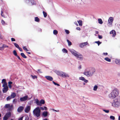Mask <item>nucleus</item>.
<instances>
[{
    "label": "nucleus",
    "mask_w": 120,
    "mask_h": 120,
    "mask_svg": "<svg viewBox=\"0 0 120 120\" xmlns=\"http://www.w3.org/2000/svg\"><path fill=\"white\" fill-rule=\"evenodd\" d=\"M96 71L94 68L90 67L89 68V70H86L83 73L87 77H91L93 76Z\"/></svg>",
    "instance_id": "nucleus-1"
},
{
    "label": "nucleus",
    "mask_w": 120,
    "mask_h": 120,
    "mask_svg": "<svg viewBox=\"0 0 120 120\" xmlns=\"http://www.w3.org/2000/svg\"><path fill=\"white\" fill-rule=\"evenodd\" d=\"M69 50L72 54L76 57L79 60H82L83 57L82 55L74 49H71Z\"/></svg>",
    "instance_id": "nucleus-2"
},
{
    "label": "nucleus",
    "mask_w": 120,
    "mask_h": 120,
    "mask_svg": "<svg viewBox=\"0 0 120 120\" xmlns=\"http://www.w3.org/2000/svg\"><path fill=\"white\" fill-rule=\"evenodd\" d=\"M119 91L116 88L113 90L111 93L109 94V96L111 98L113 99L116 97L118 94Z\"/></svg>",
    "instance_id": "nucleus-3"
},
{
    "label": "nucleus",
    "mask_w": 120,
    "mask_h": 120,
    "mask_svg": "<svg viewBox=\"0 0 120 120\" xmlns=\"http://www.w3.org/2000/svg\"><path fill=\"white\" fill-rule=\"evenodd\" d=\"M33 113L35 116L37 117H39L40 115L41 110L38 107L36 108L33 111Z\"/></svg>",
    "instance_id": "nucleus-4"
},
{
    "label": "nucleus",
    "mask_w": 120,
    "mask_h": 120,
    "mask_svg": "<svg viewBox=\"0 0 120 120\" xmlns=\"http://www.w3.org/2000/svg\"><path fill=\"white\" fill-rule=\"evenodd\" d=\"M120 104V98H118L115 99L114 102L112 103V105L114 107H117Z\"/></svg>",
    "instance_id": "nucleus-5"
},
{
    "label": "nucleus",
    "mask_w": 120,
    "mask_h": 120,
    "mask_svg": "<svg viewBox=\"0 0 120 120\" xmlns=\"http://www.w3.org/2000/svg\"><path fill=\"white\" fill-rule=\"evenodd\" d=\"M35 103L37 105L41 106L42 104H44L45 103V101L44 100L41 99L40 101H39L38 99H36L35 100Z\"/></svg>",
    "instance_id": "nucleus-6"
},
{
    "label": "nucleus",
    "mask_w": 120,
    "mask_h": 120,
    "mask_svg": "<svg viewBox=\"0 0 120 120\" xmlns=\"http://www.w3.org/2000/svg\"><path fill=\"white\" fill-rule=\"evenodd\" d=\"M113 21V18L112 17L109 18L108 20V25L109 27H111L112 26V23Z\"/></svg>",
    "instance_id": "nucleus-7"
},
{
    "label": "nucleus",
    "mask_w": 120,
    "mask_h": 120,
    "mask_svg": "<svg viewBox=\"0 0 120 120\" xmlns=\"http://www.w3.org/2000/svg\"><path fill=\"white\" fill-rule=\"evenodd\" d=\"M11 113L10 112L6 113L4 116L3 118V120H7L11 116Z\"/></svg>",
    "instance_id": "nucleus-8"
},
{
    "label": "nucleus",
    "mask_w": 120,
    "mask_h": 120,
    "mask_svg": "<svg viewBox=\"0 0 120 120\" xmlns=\"http://www.w3.org/2000/svg\"><path fill=\"white\" fill-rule=\"evenodd\" d=\"M54 71L58 75L61 76L62 77V76H63V72L56 70Z\"/></svg>",
    "instance_id": "nucleus-9"
},
{
    "label": "nucleus",
    "mask_w": 120,
    "mask_h": 120,
    "mask_svg": "<svg viewBox=\"0 0 120 120\" xmlns=\"http://www.w3.org/2000/svg\"><path fill=\"white\" fill-rule=\"evenodd\" d=\"M88 44V42H83L79 44V46L81 48H83L84 46L87 45Z\"/></svg>",
    "instance_id": "nucleus-10"
},
{
    "label": "nucleus",
    "mask_w": 120,
    "mask_h": 120,
    "mask_svg": "<svg viewBox=\"0 0 120 120\" xmlns=\"http://www.w3.org/2000/svg\"><path fill=\"white\" fill-rule=\"evenodd\" d=\"M28 98V96H26L23 97L21 98H20V100L21 101H25Z\"/></svg>",
    "instance_id": "nucleus-11"
},
{
    "label": "nucleus",
    "mask_w": 120,
    "mask_h": 120,
    "mask_svg": "<svg viewBox=\"0 0 120 120\" xmlns=\"http://www.w3.org/2000/svg\"><path fill=\"white\" fill-rule=\"evenodd\" d=\"M48 115H49V113L47 111L44 112H43L42 114V116L45 117H47Z\"/></svg>",
    "instance_id": "nucleus-12"
},
{
    "label": "nucleus",
    "mask_w": 120,
    "mask_h": 120,
    "mask_svg": "<svg viewBox=\"0 0 120 120\" xmlns=\"http://www.w3.org/2000/svg\"><path fill=\"white\" fill-rule=\"evenodd\" d=\"M79 80H81L82 81H84L85 82L87 83L88 81L84 77H81L79 78Z\"/></svg>",
    "instance_id": "nucleus-13"
},
{
    "label": "nucleus",
    "mask_w": 120,
    "mask_h": 120,
    "mask_svg": "<svg viewBox=\"0 0 120 120\" xmlns=\"http://www.w3.org/2000/svg\"><path fill=\"white\" fill-rule=\"evenodd\" d=\"M45 78L48 80L49 81H52L53 80V78L51 76H45Z\"/></svg>",
    "instance_id": "nucleus-14"
},
{
    "label": "nucleus",
    "mask_w": 120,
    "mask_h": 120,
    "mask_svg": "<svg viewBox=\"0 0 120 120\" xmlns=\"http://www.w3.org/2000/svg\"><path fill=\"white\" fill-rule=\"evenodd\" d=\"M8 86H6L5 87H4V88L3 89V92L4 93H6L8 90Z\"/></svg>",
    "instance_id": "nucleus-15"
},
{
    "label": "nucleus",
    "mask_w": 120,
    "mask_h": 120,
    "mask_svg": "<svg viewBox=\"0 0 120 120\" xmlns=\"http://www.w3.org/2000/svg\"><path fill=\"white\" fill-rule=\"evenodd\" d=\"M24 107L23 106H20L19 107L17 111L18 112H21L23 110Z\"/></svg>",
    "instance_id": "nucleus-16"
},
{
    "label": "nucleus",
    "mask_w": 120,
    "mask_h": 120,
    "mask_svg": "<svg viewBox=\"0 0 120 120\" xmlns=\"http://www.w3.org/2000/svg\"><path fill=\"white\" fill-rule=\"evenodd\" d=\"M110 34H113L112 37H115L116 35V32L114 30H112L110 32Z\"/></svg>",
    "instance_id": "nucleus-17"
},
{
    "label": "nucleus",
    "mask_w": 120,
    "mask_h": 120,
    "mask_svg": "<svg viewBox=\"0 0 120 120\" xmlns=\"http://www.w3.org/2000/svg\"><path fill=\"white\" fill-rule=\"evenodd\" d=\"M62 77H69V75L63 72V75Z\"/></svg>",
    "instance_id": "nucleus-18"
},
{
    "label": "nucleus",
    "mask_w": 120,
    "mask_h": 120,
    "mask_svg": "<svg viewBox=\"0 0 120 120\" xmlns=\"http://www.w3.org/2000/svg\"><path fill=\"white\" fill-rule=\"evenodd\" d=\"M30 110V106H28L25 109V112H28Z\"/></svg>",
    "instance_id": "nucleus-19"
},
{
    "label": "nucleus",
    "mask_w": 120,
    "mask_h": 120,
    "mask_svg": "<svg viewBox=\"0 0 120 120\" xmlns=\"http://www.w3.org/2000/svg\"><path fill=\"white\" fill-rule=\"evenodd\" d=\"M39 109H40V110H47V107L45 106H44V107H39Z\"/></svg>",
    "instance_id": "nucleus-20"
},
{
    "label": "nucleus",
    "mask_w": 120,
    "mask_h": 120,
    "mask_svg": "<svg viewBox=\"0 0 120 120\" xmlns=\"http://www.w3.org/2000/svg\"><path fill=\"white\" fill-rule=\"evenodd\" d=\"M12 98H15L16 96V94L15 93H12L10 95Z\"/></svg>",
    "instance_id": "nucleus-21"
},
{
    "label": "nucleus",
    "mask_w": 120,
    "mask_h": 120,
    "mask_svg": "<svg viewBox=\"0 0 120 120\" xmlns=\"http://www.w3.org/2000/svg\"><path fill=\"white\" fill-rule=\"evenodd\" d=\"M31 5H35L36 4V2L34 0H30V4Z\"/></svg>",
    "instance_id": "nucleus-22"
},
{
    "label": "nucleus",
    "mask_w": 120,
    "mask_h": 120,
    "mask_svg": "<svg viewBox=\"0 0 120 120\" xmlns=\"http://www.w3.org/2000/svg\"><path fill=\"white\" fill-rule=\"evenodd\" d=\"M35 21L37 22H39L40 21V19L38 17H36L34 18Z\"/></svg>",
    "instance_id": "nucleus-23"
},
{
    "label": "nucleus",
    "mask_w": 120,
    "mask_h": 120,
    "mask_svg": "<svg viewBox=\"0 0 120 120\" xmlns=\"http://www.w3.org/2000/svg\"><path fill=\"white\" fill-rule=\"evenodd\" d=\"M20 55L22 57L24 58H27V57L23 53H21L20 54Z\"/></svg>",
    "instance_id": "nucleus-24"
},
{
    "label": "nucleus",
    "mask_w": 120,
    "mask_h": 120,
    "mask_svg": "<svg viewBox=\"0 0 120 120\" xmlns=\"http://www.w3.org/2000/svg\"><path fill=\"white\" fill-rule=\"evenodd\" d=\"M13 109V105H10V107L8 108V110L9 111H11Z\"/></svg>",
    "instance_id": "nucleus-25"
},
{
    "label": "nucleus",
    "mask_w": 120,
    "mask_h": 120,
    "mask_svg": "<svg viewBox=\"0 0 120 120\" xmlns=\"http://www.w3.org/2000/svg\"><path fill=\"white\" fill-rule=\"evenodd\" d=\"M98 22L99 24H101L103 23V21L101 19H98Z\"/></svg>",
    "instance_id": "nucleus-26"
},
{
    "label": "nucleus",
    "mask_w": 120,
    "mask_h": 120,
    "mask_svg": "<svg viewBox=\"0 0 120 120\" xmlns=\"http://www.w3.org/2000/svg\"><path fill=\"white\" fill-rule=\"evenodd\" d=\"M78 22L79 24V25L80 26H82V21L81 20H79L77 21Z\"/></svg>",
    "instance_id": "nucleus-27"
},
{
    "label": "nucleus",
    "mask_w": 120,
    "mask_h": 120,
    "mask_svg": "<svg viewBox=\"0 0 120 120\" xmlns=\"http://www.w3.org/2000/svg\"><path fill=\"white\" fill-rule=\"evenodd\" d=\"M10 105L9 104H6L5 105L4 107L6 109L10 107Z\"/></svg>",
    "instance_id": "nucleus-28"
},
{
    "label": "nucleus",
    "mask_w": 120,
    "mask_h": 120,
    "mask_svg": "<svg viewBox=\"0 0 120 120\" xmlns=\"http://www.w3.org/2000/svg\"><path fill=\"white\" fill-rule=\"evenodd\" d=\"M98 88V86L96 85H95L94 87L93 90L94 91H96Z\"/></svg>",
    "instance_id": "nucleus-29"
},
{
    "label": "nucleus",
    "mask_w": 120,
    "mask_h": 120,
    "mask_svg": "<svg viewBox=\"0 0 120 120\" xmlns=\"http://www.w3.org/2000/svg\"><path fill=\"white\" fill-rule=\"evenodd\" d=\"M104 59L106 61L109 62H110L111 61V59L107 57L105 58Z\"/></svg>",
    "instance_id": "nucleus-30"
},
{
    "label": "nucleus",
    "mask_w": 120,
    "mask_h": 120,
    "mask_svg": "<svg viewBox=\"0 0 120 120\" xmlns=\"http://www.w3.org/2000/svg\"><path fill=\"white\" fill-rule=\"evenodd\" d=\"M67 41L68 43V45L69 46H71L72 44L71 42L68 39H67Z\"/></svg>",
    "instance_id": "nucleus-31"
},
{
    "label": "nucleus",
    "mask_w": 120,
    "mask_h": 120,
    "mask_svg": "<svg viewBox=\"0 0 120 120\" xmlns=\"http://www.w3.org/2000/svg\"><path fill=\"white\" fill-rule=\"evenodd\" d=\"M115 62L116 64L120 63V59H116Z\"/></svg>",
    "instance_id": "nucleus-32"
},
{
    "label": "nucleus",
    "mask_w": 120,
    "mask_h": 120,
    "mask_svg": "<svg viewBox=\"0 0 120 120\" xmlns=\"http://www.w3.org/2000/svg\"><path fill=\"white\" fill-rule=\"evenodd\" d=\"M94 42L96 43L97 44L98 46H99L100 45L101 43V42H100L99 41H95Z\"/></svg>",
    "instance_id": "nucleus-33"
},
{
    "label": "nucleus",
    "mask_w": 120,
    "mask_h": 120,
    "mask_svg": "<svg viewBox=\"0 0 120 120\" xmlns=\"http://www.w3.org/2000/svg\"><path fill=\"white\" fill-rule=\"evenodd\" d=\"M62 52L64 53H67L68 52V51L65 49H63L62 50Z\"/></svg>",
    "instance_id": "nucleus-34"
},
{
    "label": "nucleus",
    "mask_w": 120,
    "mask_h": 120,
    "mask_svg": "<svg viewBox=\"0 0 120 120\" xmlns=\"http://www.w3.org/2000/svg\"><path fill=\"white\" fill-rule=\"evenodd\" d=\"M14 44L15 46L18 49L19 47V45L17 43H14Z\"/></svg>",
    "instance_id": "nucleus-35"
},
{
    "label": "nucleus",
    "mask_w": 120,
    "mask_h": 120,
    "mask_svg": "<svg viewBox=\"0 0 120 120\" xmlns=\"http://www.w3.org/2000/svg\"><path fill=\"white\" fill-rule=\"evenodd\" d=\"M13 54L14 55L16 56H17V54L15 50H14L13 51Z\"/></svg>",
    "instance_id": "nucleus-36"
},
{
    "label": "nucleus",
    "mask_w": 120,
    "mask_h": 120,
    "mask_svg": "<svg viewBox=\"0 0 120 120\" xmlns=\"http://www.w3.org/2000/svg\"><path fill=\"white\" fill-rule=\"evenodd\" d=\"M58 33V31L56 30H54L53 31V33L55 35H56Z\"/></svg>",
    "instance_id": "nucleus-37"
},
{
    "label": "nucleus",
    "mask_w": 120,
    "mask_h": 120,
    "mask_svg": "<svg viewBox=\"0 0 120 120\" xmlns=\"http://www.w3.org/2000/svg\"><path fill=\"white\" fill-rule=\"evenodd\" d=\"M43 14L44 17L45 18L47 16V13L46 12H45L44 11H43Z\"/></svg>",
    "instance_id": "nucleus-38"
},
{
    "label": "nucleus",
    "mask_w": 120,
    "mask_h": 120,
    "mask_svg": "<svg viewBox=\"0 0 120 120\" xmlns=\"http://www.w3.org/2000/svg\"><path fill=\"white\" fill-rule=\"evenodd\" d=\"M31 76L33 79L37 78V77L36 75L33 76L32 75H31Z\"/></svg>",
    "instance_id": "nucleus-39"
},
{
    "label": "nucleus",
    "mask_w": 120,
    "mask_h": 120,
    "mask_svg": "<svg viewBox=\"0 0 120 120\" xmlns=\"http://www.w3.org/2000/svg\"><path fill=\"white\" fill-rule=\"evenodd\" d=\"M110 118L112 120H114L115 119V117L114 116H111L110 117Z\"/></svg>",
    "instance_id": "nucleus-40"
},
{
    "label": "nucleus",
    "mask_w": 120,
    "mask_h": 120,
    "mask_svg": "<svg viewBox=\"0 0 120 120\" xmlns=\"http://www.w3.org/2000/svg\"><path fill=\"white\" fill-rule=\"evenodd\" d=\"M12 98L10 96H8V97L6 99L7 101H9Z\"/></svg>",
    "instance_id": "nucleus-41"
},
{
    "label": "nucleus",
    "mask_w": 120,
    "mask_h": 120,
    "mask_svg": "<svg viewBox=\"0 0 120 120\" xmlns=\"http://www.w3.org/2000/svg\"><path fill=\"white\" fill-rule=\"evenodd\" d=\"M7 83L6 82L4 83L3 85L2 86L3 87H5L6 86H7Z\"/></svg>",
    "instance_id": "nucleus-42"
},
{
    "label": "nucleus",
    "mask_w": 120,
    "mask_h": 120,
    "mask_svg": "<svg viewBox=\"0 0 120 120\" xmlns=\"http://www.w3.org/2000/svg\"><path fill=\"white\" fill-rule=\"evenodd\" d=\"M1 15L4 18L5 17V16L4 15L3 12L2 11H1Z\"/></svg>",
    "instance_id": "nucleus-43"
},
{
    "label": "nucleus",
    "mask_w": 120,
    "mask_h": 120,
    "mask_svg": "<svg viewBox=\"0 0 120 120\" xmlns=\"http://www.w3.org/2000/svg\"><path fill=\"white\" fill-rule=\"evenodd\" d=\"M52 82L55 85H57L58 86H60V85L55 82L54 81H52Z\"/></svg>",
    "instance_id": "nucleus-44"
},
{
    "label": "nucleus",
    "mask_w": 120,
    "mask_h": 120,
    "mask_svg": "<svg viewBox=\"0 0 120 120\" xmlns=\"http://www.w3.org/2000/svg\"><path fill=\"white\" fill-rule=\"evenodd\" d=\"M6 80L5 79H3L2 80L1 83H2L6 82Z\"/></svg>",
    "instance_id": "nucleus-45"
},
{
    "label": "nucleus",
    "mask_w": 120,
    "mask_h": 120,
    "mask_svg": "<svg viewBox=\"0 0 120 120\" xmlns=\"http://www.w3.org/2000/svg\"><path fill=\"white\" fill-rule=\"evenodd\" d=\"M103 110L106 113H108L109 112V111L108 110H106L105 109H103Z\"/></svg>",
    "instance_id": "nucleus-46"
},
{
    "label": "nucleus",
    "mask_w": 120,
    "mask_h": 120,
    "mask_svg": "<svg viewBox=\"0 0 120 120\" xmlns=\"http://www.w3.org/2000/svg\"><path fill=\"white\" fill-rule=\"evenodd\" d=\"M23 49L25 50L26 51H28V49L26 48V46L23 47Z\"/></svg>",
    "instance_id": "nucleus-47"
},
{
    "label": "nucleus",
    "mask_w": 120,
    "mask_h": 120,
    "mask_svg": "<svg viewBox=\"0 0 120 120\" xmlns=\"http://www.w3.org/2000/svg\"><path fill=\"white\" fill-rule=\"evenodd\" d=\"M1 23H2V24L4 25L5 24V21L4 20H3V19H2V20H1Z\"/></svg>",
    "instance_id": "nucleus-48"
},
{
    "label": "nucleus",
    "mask_w": 120,
    "mask_h": 120,
    "mask_svg": "<svg viewBox=\"0 0 120 120\" xmlns=\"http://www.w3.org/2000/svg\"><path fill=\"white\" fill-rule=\"evenodd\" d=\"M65 32L67 34H68L69 33V32L68 30H65Z\"/></svg>",
    "instance_id": "nucleus-49"
},
{
    "label": "nucleus",
    "mask_w": 120,
    "mask_h": 120,
    "mask_svg": "<svg viewBox=\"0 0 120 120\" xmlns=\"http://www.w3.org/2000/svg\"><path fill=\"white\" fill-rule=\"evenodd\" d=\"M3 38V37L1 34V33L0 32V39H2Z\"/></svg>",
    "instance_id": "nucleus-50"
},
{
    "label": "nucleus",
    "mask_w": 120,
    "mask_h": 120,
    "mask_svg": "<svg viewBox=\"0 0 120 120\" xmlns=\"http://www.w3.org/2000/svg\"><path fill=\"white\" fill-rule=\"evenodd\" d=\"M16 102V99H14L13 101V103H15Z\"/></svg>",
    "instance_id": "nucleus-51"
},
{
    "label": "nucleus",
    "mask_w": 120,
    "mask_h": 120,
    "mask_svg": "<svg viewBox=\"0 0 120 120\" xmlns=\"http://www.w3.org/2000/svg\"><path fill=\"white\" fill-rule=\"evenodd\" d=\"M18 49H19L20 51L21 52H22V49L21 48L19 47Z\"/></svg>",
    "instance_id": "nucleus-52"
},
{
    "label": "nucleus",
    "mask_w": 120,
    "mask_h": 120,
    "mask_svg": "<svg viewBox=\"0 0 120 120\" xmlns=\"http://www.w3.org/2000/svg\"><path fill=\"white\" fill-rule=\"evenodd\" d=\"M11 41H15V39L13 38H11Z\"/></svg>",
    "instance_id": "nucleus-53"
},
{
    "label": "nucleus",
    "mask_w": 120,
    "mask_h": 120,
    "mask_svg": "<svg viewBox=\"0 0 120 120\" xmlns=\"http://www.w3.org/2000/svg\"><path fill=\"white\" fill-rule=\"evenodd\" d=\"M98 37V38L100 39H101L102 38V37L101 35H99Z\"/></svg>",
    "instance_id": "nucleus-54"
},
{
    "label": "nucleus",
    "mask_w": 120,
    "mask_h": 120,
    "mask_svg": "<svg viewBox=\"0 0 120 120\" xmlns=\"http://www.w3.org/2000/svg\"><path fill=\"white\" fill-rule=\"evenodd\" d=\"M16 56L17 57V58L19 60H21V59H20V57L18 56V55H17V56Z\"/></svg>",
    "instance_id": "nucleus-55"
},
{
    "label": "nucleus",
    "mask_w": 120,
    "mask_h": 120,
    "mask_svg": "<svg viewBox=\"0 0 120 120\" xmlns=\"http://www.w3.org/2000/svg\"><path fill=\"white\" fill-rule=\"evenodd\" d=\"M76 29L77 30H81V29L79 27H77L76 28Z\"/></svg>",
    "instance_id": "nucleus-56"
},
{
    "label": "nucleus",
    "mask_w": 120,
    "mask_h": 120,
    "mask_svg": "<svg viewBox=\"0 0 120 120\" xmlns=\"http://www.w3.org/2000/svg\"><path fill=\"white\" fill-rule=\"evenodd\" d=\"M8 85H11L12 84V82H11L10 81L8 82Z\"/></svg>",
    "instance_id": "nucleus-57"
},
{
    "label": "nucleus",
    "mask_w": 120,
    "mask_h": 120,
    "mask_svg": "<svg viewBox=\"0 0 120 120\" xmlns=\"http://www.w3.org/2000/svg\"><path fill=\"white\" fill-rule=\"evenodd\" d=\"M41 70L40 69H38V73H41L42 72L41 71Z\"/></svg>",
    "instance_id": "nucleus-58"
},
{
    "label": "nucleus",
    "mask_w": 120,
    "mask_h": 120,
    "mask_svg": "<svg viewBox=\"0 0 120 120\" xmlns=\"http://www.w3.org/2000/svg\"><path fill=\"white\" fill-rule=\"evenodd\" d=\"M78 69H80L81 68V66L79 65L78 68Z\"/></svg>",
    "instance_id": "nucleus-59"
},
{
    "label": "nucleus",
    "mask_w": 120,
    "mask_h": 120,
    "mask_svg": "<svg viewBox=\"0 0 120 120\" xmlns=\"http://www.w3.org/2000/svg\"><path fill=\"white\" fill-rule=\"evenodd\" d=\"M23 117L22 116L19 118L18 120H22V119Z\"/></svg>",
    "instance_id": "nucleus-60"
},
{
    "label": "nucleus",
    "mask_w": 120,
    "mask_h": 120,
    "mask_svg": "<svg viewBox=\"0 0 120 120\" xmlns=\"http://www.w3.org/2000/svg\"><path fill=\"white\" fill-rule=\"evenodd\" d=\"M103 54L105 55H107L108 54V53L107 52H105V53L104 52L103 53Z\"/></svg>",
    "instance_id": "nucleus-61"
},
{
    "label": "nucleus",
    "mask_w": 120,
    "mask_h": 120,
    "mask_svg": "<svg viewBox=\"0 0 120 120\" xmlns=\"http://www.w3.org/2000/svg\"><path fill=\"white\" fill-rule=\"evenodd\" d=\"M29 119V118L28 117H26V118H25V120H27L28 119Z\"/></svg>",
    "instance_id": "nucleus-62"
},
{
    "label": "nucleus",
    "mask_w": 120,
    "mask_h": 120,
    "mask_svg": "<svg viewBox=\"0 0 120 120\" xmlns=\"http://www.w3.org/2000/svg\"><path fill=\"white\" fill-rule=\"evenodd\" d=\"M9 87L10 88H11V85H8Z\"/></svg>",
    "instance_id": "nucleus-63"
},
{
    "label": "nucleus",
    "mask_w": 120,
    "mask_h": 120,
    "mask_svg": "<svg viewBox=\"0 0 120 120\" xmlns=\"http://www.w3.org/2000/svg\"><path fill=\"white\" fill-rule=\"evenodd\" d=\"M75 24L77 26H78V24L77 23V22H75Z\"/></svg>",
    "instance_id": "nucleus-64"
}]
</instances>
